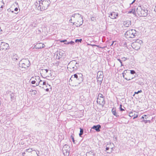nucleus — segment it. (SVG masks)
<instances>
[{
	"label": "nucleus",
	"instance_id": "obj_1",
	"mask_svg": "<svg viewBox=\"0 0 156 156\" xmlns=\"http://www.w3.org/2000/svg\"><path fill=\"white\" fill-rule=\"evenodd\" d=\"M50 2L49 0H37L35 5L38 10L43 11L48 9Z\"/></svg>",
	"mask_w": 156,
	"mask_h": 156
},
{
	"label": "nucleus",
	"instance_id": "obj_2",
	"mask_svg": "<svg viewBox=\"0 0 156 156\" xmlns=\"http://www.w3.org/2000/svg\"><path fill=\"white\" fill-rule=\"evenodd\" d=\"M30 65V62L28 59H21L19 63V69L22 71H25Z\"/></svg>",
	"mask_w": 156,
	"mask_h": 156
},
{
	"label": "nucleus",
	"instance_id": "obj_3",
	"mask_svg": "<svg viewBox=\"0 0 156 156\" xmlns=\"http://www.w3.org/2000/svg\"><path fill=\"white\" fill-rule=\"evenodd\" d=\"M72 17L75 18V21H77L76 22H73V25H75L77 27H80L82 25L83 23V20L81 14L75 13L72 16Z\"/></svg>",
	"mask_w": 156,
	"mask_h": 156
},
{
	"label": "nucleus",
	"instance_id": "obj_4",
	"mask_svg": "<svg viewBox=\"0 0 156 156\" xmlns=\"http://www.w3.org/2000/svg\"><path fill=\"white\" fill-rule=\"evenodd\" d=\"M73 80L78 84H80L83 82V74L81 73H77L72 75L70 79L69 82L72 81Z\"/></svg>",
	"mask_w": 156,
	"mask_h": 156
},
{
	"label": "nucleus",
	"instance_id": "obj_5",
	"mask_svg": "<svg viewBox=\"0 0 156 156\" xmlns=\"http://www.w3.org/2000/svg\"><path fill=\"white\" fill-rule=\"evenodd\" d=\"M136 12L140 16L146 17L148 14V10L143 6H138L136 9Z\"/></svg>",
	"mask_w": 156,
	"mask_h": 156
},
{
	"label": "nucleus",
	"instance_id": "obj_6",
	"mask_svg": "<svg viewBox=\"0 0 156 156\" xmlns=\"http://www.w3.org/2000/svg\"><path fill=\"white\" fill-rule=\"evenodd\" d=\"M138 32L134 29L128 30L125 34V37L127 39L133 38L138 35Z\"/></svg>",
	"mask_w": 156,
	"mask_h": 156
},
{
	"label": "nucleus",
	"instance_id": "obj_7",
	"mask_svg": "<svg viewBox=\"0 0 156 156\" xmlns=\"http://www.w3.org/2000/svg\"><path fill=\"white\" fill-rule=\"evenodd\" d=\"M129 71V70H125L122 73L123 78L127 80H130L133 79V77H131V75Z\"/></svg>",
	"mask_w": 156,
	"mask_h": 156
},
{
	"label": "nucleus",
	"instance_id": "obj_8",
	"mask_svg": "<svg viewBox=\"0 0 156 156\" xmlns=\"http://www.w3.org/2000/svg\"><path fill=\"white\" fill-rule=\"evenodd\" d=\"M103 73L102 71H99L97 73V81L100 84H101L103 80Z\"/></svg>",
	"mask_w": 156,
	"mask_h": 156
},
{
	"label": "nucleus",
	"instance_id": "obj_9",
	"mask_svg": "<svg viewBox=\"0 0 156 156\" xmlns=\"http://www.w3.org/2000/svg\"><path fill=\"white\" fill-rule=\"evenodd\" d=\"M76 61L73 60L70 61L68 64L67 68L70 69V71H74L77 70V69H75V67L74 66V62H76Z\"/></svg>",
	"mask_w": 156,
	"mask_h": 156
},
{
	"label": "nucleus",
	"instance_id": "obj_10",
	"mask_svg": "<svg viewBox=\"0 0 156 156\" xmlns=\"http://www.w3.org/2000/svg\"><path fill=\"white\" fill-rule=\"evenodd\" d=\"M62 151L65 156H69V147L67 144L65 145Z\"/></svg>",
	"mask_w": 156,
	"mask_h": 156
},
{
	"label": "nucleus",
	"instance_id": "obj_11",
	"mask_svg": "<svg viewBox=\"0 0 156 156\" xmlns=\"http://www.w3.org/2000/svg\"><path fill=\"white\" fill-rule=\"evenodd\" d=\"M98 97H99L100 98H102V100L101 102V101H98L99 100H100V99H99L98 98H97V102L98 103H99L100 105H104V104H105V97L103 95V94H101L99 93L98 95Z\"/></svg>",
	"mask_w": 156,
	"mask_h": 156
},
{
	"label": "nucleus",
	"instance_id": "obj_12",
	"mask_svg": "<svg viewBox=\"0 0 156 156\" xmlns=\"http://www.w3.org/2000/svg\"><path fill=\"white\" fill-rule=\"evenodd\" d=\"M56 58L58 59H59L60 58H61L62 57L63 55L65 54L64 51L62 50L57 51L56 52Z\"/></svg>",
	"mask_w": 156,
	"mask_h": 156
},
{
	"label": "nucleus",
	"instance_id": "obj_13",
	"mask_svg": "<svg viewBox=\"0 0 156 156\" xmlns=\"http://www.w3.org/2000/svg\"><path fill=\"white\" fill-rule=\"evenodd\" d=\"M132 47L136 50H138L140 48V44L136 42H133L131 44Z\"/></svg>",
	"mask_w": 156,
	"mask_h": 156
},
{
	"label": "nucleus",
	"instance_id": "obj_14",
	"mask_svg": "<svg viewBox=\"0 0 156 156\" xmlns=\"http://www.w3.org/2000/svg\"><path fill=\"white\" fill-rule=\"evenodd\" d=\"M9 47V44L6 43L4 42H2L0 46V48L3 50H7V49Z\"/></svg>",
	"mask_w": 156,
	"mask_h": 156
},
{
	"label": "nucleus",
	"instance_id": "obj_15",
	"mask_svg": "<svg viewBox=\"0 0 156 156\" xmlns=\"http://www.w3.org/2000/svg\"><path fill=\"white\" fill-rule=\"evenodd\" d=\"M101 128V126L100 125H94L92 127L90 130L91 132L92 131V129H95L96 132H99L100 131V129Z\"/></svg>",
	"mask_w": 156,
	"mask_h": 156
},
{
	"label": "nucleus",
	"instance_id": "obj_16",
	"mask_svg": "<svg viewBox=\"0 0 156 156\" xmlns=\"http://www.w3.org/2000/svg\"><path fill=\"white\" fill-rule=\"evenodd\" d=\"M108 16L112 19H116L118 16V14L114 12H111L109 14Z\"/></svg>",
	"mask_w": 156,
	"mask_h": 156
},
{
	"label": "nucleus",
	"instance_id": "obj_17",
	"mask_svg": "<svg viewBox=\"0 0 156 156\" xmlns=\"http://www.w3.org/2000/svg\"><path fill=\"white\" fill-rule=\"evenodd\" d=\"M35 80L36 81V86H37L39 84L42 85V81L40 80V77L39 76H35Z\"/></svg>",
	"mask_w": 156,
	"mask_h": 156
},
{
	"label": "nucleus",
	"instance_id": "obj_18",
	"mask_svg": "<svg viewBox=\"0 0 156 156\" xmlns=\"http://www.w3.org/2000/svg\"><path fill=\"white\" fill-rule=\"evenodd\" d=\"M19 58V57L15 53H13L12 56V58L13 61H16L18 60Z\"/></svg>",
	"mask_w": 156,
	"mask_h": 156
},
{
	"label": "nucleus",
	"instance_id": "obj_19",
	"mask_svg": "<svg viewBox=\"0 0 156 156\" xmlns=\"http://www.w3.org/2000/svg\"><path fill=\"white\" fill-rule=\"evenodd\" d=\"M123 25L126 27H128L131 24V21L130 20H126L123 22Z\"/></svg>",
	"mask_w": 156,
	"mask_h": 156
},
{
	"label": "nucleus",
	"instance_id": "obj_20",
	"mask_svg": "<svg viewBox=\"0 0 156 156\" xmlns=\"http://www.w3.org/2000/svg\"><path fill=\"white\" fill-rule=\"evenodd\" d=\"M129 116L130 117L133 116V119H134L138 117V115L137 114L135 115V112H130L129 113Z\"/></svg>",
	"mask_w": 156,
	"mask_h": 156
},
{
	"label": "nucleus",
	"instance_id": "obj_21",
	"mask_svg": "<svg viewBox=\"0 0 156 156\" xmlns=\"http://www.w3.org/2000/svg\"><path fill=\"white\" fill-rule=\"evenodd\" d=\"M87 156H95V154L92 151H90L86 153Z\"/></svg>",
	"mask_w": 156,
	"mask_h": 156
},
{
	"label": "nucleus",
	"instance_id": "obj_22",
	"mask_svg": "<svg viewBox=\"0 0 156 156\" xmlns=\"http://www.w3.org/2000/svg\"><path fill=\"white\" fill-rule=\"evenodd\" d=\"M112 112L113 115L115 116L116 117H118L119 116V115H117L116 112V108H113L112 110Z\"/></svg>",
	"mask_w": 156,
	"mask_h": 156
},
{
	"label": "nucleus",
	"instance_id": "obj_23",
	"mask_svg": "<svg viewBox=\"0 0 156 156\" xmlns=\"http://www.w3.org/2000/svg\"><path fill=\"white\" fill-rule=\"evenodd\" d=\"M10 97L11 101L14 100L15 99V95L14 93H12L10 94Z\"/></svg>",
	"mask_w": 156,
	"mask_h": 156
},
{
	"label": "nucleus",
	"instance_id": "obj_24",
	"mask_svg": "<svg viewBox=\"0 0 156 156\" xmlns=\"http://www.w3.org/2000/svg\"><path fill=\"white\" fill-rule=\"evenodd\" d=\"M38 45H41V47L40 46V47H37V48H38V49L41 48H44L45 46V45L44 44H42L41 43H40L39 44H37L36 45V46H37Z\"/></svg>",
	"mask_w": 156,
	"mask_h": 156
},
{
	"label": "nucleus",
	"instance_id": "obj_25",
	"mask_svg": "<svg viewBox=\"0 0 156 156\" xmlns=\"http://www.w3.org/2000/svg\"><path fill=\"white\" fill-rule=\"evenodd\" d=\"M80 133H79V135L80 137H82V136L83 133V129L81 128H80Z\"/></svg>",
	"mask_w": 156,
	"mask_h": 156
},
{
	"label": "nucleus",
	"instance_id": "obj_26",
	"mask_svg": "<svg viewBox=\"0 0 156 156\" xmlns=\"http://www.w3.org/2000/svg\"><path fill=\"white\" fill-rule=\"evenodd\" d=\"M74 134H72L71 135L70 138V139H71L72 140V141L73 142V143L76 144V141L74 140Z\"/></svg>",
	"mask_w": 156,
	"mask_h": 156
},
{
	"label": "nucleus",
	"instance_id": "obj_27",
	"mask_svg": "<svg viewBox=\"0 0 156 156\" xmlns=\"http://www.w3.org/2000/svg\"><path fill=\"white\" fill-rule=\"evenodd\" d=\"M74 66L75 67V69H78V67H79V63L78 62H74Z\"/></svg>",
	"mask_w": 156,
	"mask_h": 156
},
{
	"label": "nucleus",
	"instance_id": "obj_28",
	"mask_svg": "<svg viewBox=\"0 0 156 156\" xmlns=\"http://www.w3.org/2000/svg\"><path fill=\"white\" fill-rule=\"evenodd\" d=\"M141 122H144L146 124L147 122H149V123H151V121L150 120H145L144 119L142 120L141 121Z\"/></svg>",
	"mask_w": 156,
	"mask_h": 156
},
{
	"label": "nucleus",
	"instance_id": "obj_29",
	"mask_svg": "<svg viewBox=\"0 0 156 156\" xmlns=\"http://www.w3.org/2000/svg\"><path fill=\"white\" fill-rule=\"evenodd\" d=\"M136 9H132V10L129 12V13H133L134 14L136 13Z\"/></svg>",
	"mask_w": 156,
	"mask_h": 156
},
{
	"label": "nucleus",
	"instance_id": "obj_30",
	"mask_svg": "<svg viewBox=\"0 0 156 156\" xmlns=\"http://www.w3.org/2000/svg\"><path fill=\"white\" fill-rule=\"evenodd\" d=\"M136 42L137 43L140 44V45L141 43H142V41L141 40L137 39V40H136V41L135 42Z\"/></svg>",
	"mask_w": 156,
	"mask_h": 156
},
{
	"label": "nucleus",
	"instance_id": "obj_31",
	"mask_svg": "<svg viewBox=\"0 0 156 156\" xmlns=\"http://www.w3.org/2000/svg\"><path fill=\"white\" fill-rule=\"evenodd\" d=\"M129 72L131 75H133L135 74L136 75V72L134 70H130Z\"/></svg>",
	"mask_w": 156,
	"mask_h": 156
},
{
	"label": "nucleus",
	"instance_id": "obj_32",
	"mask_svg": "<svg viewBox=\"0 0 156 156\" xmlns=\"http://www.w3.org/2000/svg\"><path fill=\"white\" fill-rule=\"evenodd\" d=\"M82 39H76L75 40V41L76 43H79V42L81 43L82 41Z\"/></svg>",
	"mask_w": 156,
	"mask_h": 156
},
{
	"label": "nucleus",
	"instance_id": "obj_33",
	"mask_svg": "<svg viewBox=\"0 0 156 156\" xmlns=\"http://www.w3.org/2000/svg\"><path fill=\"white\" fill-rule=\"evenodd\" d=\"M117 59L120 63L121 64V66H123V64L122 63V60H121L120 58H117Z\"/></svg>",
	"mask_w": 156,
	"mask_h": 156
},
{
	"label": "nucleus",
	"instance_id": "obj_34",
	"mask_svg": "<svg viewBox=\"0 0 156 156\" xmlns=\"http://www.w3.org/2000/svg\"><path fill=\"white\" fill-rule=\"evenodd\" d=\"M122 104L120 105L119 109L120 111H124V109L122 108Z\"/></svg>",
	"mask_w": 156,
	"mask_h": 156
},
{
	"label": "nucleus",
	"instance_id": "obj_35",
	"mask_svg": "<svg viewBox=\"0 0 156 156\" xmlns=\"http://www.w3.org/2000/svg\"><path fill=\"white\" fill-rule=\"evenodd\" d=\"M67 44H70L72 45V44H74V42L73 41H71L70 42H67Z\"/></svg>",
	"mask_w": 156,
	"mask_h": 156
},
{
	"label": "nucleus",
	"instance_id": "obj_36",
	"mask_svg": "<svg viewBox=\"0 0 156 156\" xmlns=\"http://www.w3.org/2000/svg\"><path fill=\"white\" fill-rule=\"evenodd\" d=\"M122 60V61H126L127 59H128V58H125V57H123L121 58Z\"/></svg>",
	"mask_w": 156,
	"mask_h": 156
},
{
	"label": "nucleus",
	"instance_id": "obj_37",
	"mask_svg": "<svg viewBox=\"0 0 156 156\" xmlns=\"http://www.w3.org/2000/svg\"><path fill=\"white\" fill-rule=\"evenodd\" d=\"M147 116L146 115H143L141 118V119H144V118H145V119H147Z\"/></svg>",
	"mask_w": 156,
	"mask_h": 156
},
{
	"label": "nucleus",
	"instance_id": "obj_38",
	"mask_svg": "<svg viewBox=\"0 0 156 156\" xmlns=\"http://www.w3.org/2000/svg\"><path fill=\"white\" fill-rule=\"evenodd\" d=\"M1 102L0 101V112L3 110V108L2 107V106L1 105Z\"/></svg>",
	"mask_w": 156,
	"mask_h": 156
},
{
	"label": "nucleus",
	"instance_id": "obj_39",
	"mask_svg": "<svg viewBox=\"0 0 156 156\" xmlns=\"http://www.w3.org/2000/svg\"><path fill=\"white\" fill-rule=\"evenodd\" d=\"M111 151L110 152H107V153H108L110 154L111 153H112V151L114 150V148L113 147H111Z\"/></svg>",
	"mask_w": 156,
	"mask_h": 156
},
{
	"label": "nucleus",
	"instance_id": "obj_40",
	"mask_svg": "<svg viewBox=\"0 0 156 156\" xmlns=\"http://www.w3.org/2000/svg\"><path fill=\"white\" fill-rule=\"evenodd\" d=\"M142 92V90H138V91L137 92H135V94H138V93H140L141 92Z\"/></svg>",
	"mask_w": 156,
	"mask_h": 156
},
{
	"label": "nucleus",
	"instance_id": "obj_41",
	"mask_svg": "<svg viewBox=\"0 0 156 156\" xmlns=\"http://www.w3.org/2000/svg\"><path fill=\"white\" fill-rule=\"evenodd\" d=\"M31 83L32 84H34L35 83H36V81L35 80H32L31 82Z\"/></svg>",
	"mask_w": 156,
	"mask_h": 156
},
{
	"label": "nucleus",
	"instance_id": "obj_42",
	"mask_svg": "<svg viewBox=\"0 0 156 156\" xmlns=\"http://www.w3.org/2000/svg\"><path fill=\"white\" fill-rule=\"evenodd\" d=\"M31 149H27L26 150V152H31Z\"/></svg>",
	"mask_w": 156,
	"mask_h": 156
},
{
	"label": "nucleus",
	"instance_id": "obj_43",
	"mask_svg": "<svg viewBox=\"0 0 156 156\" xmlns=\"http://www.w3.org/2000/svg\"><path fill=\"white\" fill-rule=\"evenodd\" d=\"M41 83L42 85H46V82H42Z\"/></svg>",
	"mask_w": 156,
	"mask_h": 156
},
{
	"label": "nucleus",
	"instance_id": "obj_44",
	"mask_svg": "<svg viewBox=\"0 0 156 156\" xmlns=\"http://www.w3.org/2000/svg\"><path fill=\"white\" fill-rule=\"evenodd\" d=\"M60 42H67V40H62L60 41Z\"/></svg>",
	"mask_w": 156,
	"mask_h": 156
},
{
	"label": "nucleus",
	"instance_id": "obj_45",
	"mask_svg": "<svg viewBox=\"0 0 156 156\" xmlns=\"http://www.w3.org/2000/svg\"><path fill=\"white\" fill-rule=\"evenodd\" d=\"M109 149V147H108L107 146H106V151H107Z\"/></svg>",
	"mask_w": 156,
	"mask_h": 156
},
{
	"label": "nucleus",
	"instance_id": "obj_46",
	"mask_svg": "<svg viewBox=\"0 0 156 156\" xmlns=\"http://www.w3.org/2000/svg\"><path fill=\"white\" fill-rule=\"evenodd\" d=\"M73 17H72V16H71V18H70V19L69 20V22L70 23H73V22H72V18H73Z\"/></svg>",
	"mask_w": 156,
	"mask_h": 156
},
{
	"label": "nucleus",
	"instance_id": "obj_47",
	"mask_svg": "<svg viewBox=\"0 0 156 156\" xmlns=\"http://www.w3.org/2000/svg\"><path fill=\"white\" fill-rule=\"evenodd\" d=\"M18 8H16L15 9H14V11H16V12H17V11H18Z\"/></svg>",
	"mask_w": 156,
	"mask_h": 156
},
{
	"label": "nucleus",
	"instance_id": "obj_48",
	"mask_svg": "<svg viewBox=\"0 0 156 156\" xmlns=\"http://www.w3.org/2000/svg\"><path fill=\"white\" fill-rule=\"evenodd\" d=\"M90 45H91V46H96L97 47H99V46H98V45H95V44H91Z\"/></svg>",
	"mask_w": 156,
	"mask_h": 156
},
{
	"label": "nucleus",
	"instance_id": "obj_49",
	"mask_svg": "<svg viewBox=\"0 0 156 156\" xmlns=\"http://www.w3.org/2000/svg\"><path fill=\"white\" fill-rule=\"evenodd\" d=\"M32 92H34V94H35L37 93V91L36 90H32Z\"/></svg>",
	"mask_w": 156,
	"mask_h": 156
},
{
	"label": "nucleus",
	"instance_id": "obj_50",
	"mask_svg": "<svg viewBox=\"0 0 156 156\" xmlns=\"http://www.w3.org/2000/svg\"><path fill=\"white\" fill-rule=\"evenodd\" d=\"M111 143L110 144H107L106 146H107L108 147H109L110 148V146L111 145Z\"/></svg>",
	"mask_w": 156,
	"mask_h": 156
},
{
	"label": "nucleus",
	"instance_id": "obj_51",
	"mask_svg": "<svg viewBox=\"0 0 156 156\" xmlns=\"http://www.w3.org/2000/svg\"><path fill=\"white\" fill-rule=\"evenodd\" d=\"M136 1V0H133V2L130 4V5L133 4Z\"/></svg>",
	"mask_w": 156,
	"mask_h": 156
},
{
	"label": "nucleus",
	"instance_id": "obj_52",
	"mask_svg": "<svg viewBox=\"0 0 156 156\" xmlns=\"http://www.w3.org/2000/svg\"><path fill=\"white\" fill-rule=\"evenodd\" d=\"M44 70L45 71H46V73H48V69H44Z\"/></svg>",
	"mask_w": 156,
	"mask_h": 156
},
{
	"label": "nucleus",
	"instance_id": "obj_53",
	"mask_svg": "<svg viewBox=\"0 0 156 156\" xmlns=\"http://www.w3.org/2000/svg\"><path fill=\"white\" fill-rule=\"evenodd\" d=\"M135 77H136V75H134V76H131V77H133V79L134 78H135Z\"/></svg>",
	"mask_w": 156,
	"mask_h": 156
},
{
	"label": "nucleus",
	"instance_id": "obj_54",
	"mask_svg": "<svg viewBox=\"0 0 156 156\" xmlns=\"http://www.w3.org/2000/svg\"><path fill=\"white\" fill-rule=\"evenodd\" d=\"M40 46H41V45H37V46L36 45V48H37V47H40Z\"/></svg>",
	"mask_w": 156,
	"mask_h": 156
},
{
	"label": "nucleus",
	"instance_id": "obj_55",
	"mask_svg": "<svg viewBox=\"0 0 156 156\" xmlns=\"http://www.w3.org/2000/svg\"><path fill=\"white\" fill-rule=\"evenodd\" d=\"M49 90V89H48V88H47V89H46V91H48Z\"/></svg>",
	"mask_w": 156,
	"mask_h": 156
},
{
	"label": "nucleus",
	"instance_id": "obj_56",
	"mask_svg": "<svg viewBox=\"0 0 156 156\" xmlns=\"http://www.w3.org/2000/svg\"><path fill=\"white\" fill-rule=\"evenodd\" d=\"M3 8V6L2 5H1L0 6V8Z\"/></svg>",
	"mask_w": 156,
	"mask_h": 156
},
{
	"label": "nucleus",
	"instance_id": "obj_57",
	"mask_svg": "<svg viewBox=\"0 0 156 156\" xmlns=\"http://www.w3.org/2000/svg\"><path fill=\"white\" fill-rule=\"evenodd\" d=\"M114 42H115V41H113V42H112V43L111 44V46L112 45H113L114 43Z\"/></svg>",
	"mask_w": 156,
	"mask_h": 156
},
{
	"label": "nucleus",
	"instance_id": "obj_58",
	"mask_svg": "<svg viewBox=\"0 0 156 156\" xmlns=\"http://www.w3.org/2000/svg\"><path fill=\"white\" fill-rule=\"evenodd\" d=\"M67 42H65V43H64V44H67Z\"/></svg>",
	"mask_w": 156,
	"mask_h": 156
},
{
	"label": "nucleus",
	"instance_id": "obj_59",
	"mask_svg": "<svg viewBox=\"0 0 156 156\" xmlns=\"http://www.w3.org/2000/svg\"><path fill=\"white\" fill-rule=\"evenodd\" d=\"M154 11L156 12V6H155V9H154Z\"/></svg>",
	"mask_w": 156,
	"mask_h": 156
},
{
	"label": "nucleus",
	"instance_id": "obj_60",
	"mask_svg": "<svg viewBox=\"0 0 156 156\" xmlns=\"http://www.w3.org/2000/svg\"><path fill=\"white\" fill-rule=\"evenodd\" d=\"M25 154V152L23 153V155H24V154Z\"/></svg>",
	"mask_w": 156,
	"mask_h": 156
},
{
	"label": "nucleus",
	"instance_id": "obj_61",
	"mask_svg": "<svg viewBox=\"0 0 156 156\" xmlns=\"http://www.w3.org/2000/svg\"><path fill=\"white\" fill-rule=\"evenodd\" d=\"M102 101V100H101L100 99V100H99L98 101H101H101Z\"/></svg>",
	"mask_w": 156,
	"mask_h": 156
},
{
	"label": "nucleus",
	"instance_id": "obj_62",
	"mask_svg": "<svg viewBox=\"0 0 156 156\" xmlns=\"http://www.w3.org/2000/svg\"><path fill=\"white\" fill-rule=\"evenodd\" d=\"M33 78H34L32 77V78H31V80H32V79Z\"/></svg>",
	"mask_w": 156,
	"mask_h": 156
},
{
	"label": "nucleus",
	"instance_id": "obj_63",
	"mask_svg": "<svg viewBox=\"0 0 156 156\" xmlns=\"http://www.w3.org/2000/svg\"><path fill=\"white\" fill-rule=\"evenodd\" d=\"M87 44L88 45H91L90 44Z\"/></svg>",
	"mask_w": 156,
	"mask_h": 156
},
{
	"label": "nucleus",
	"instance_id": "obj_64",
	"mask_svg": "<svg viewBox=\"0 0 156 156\" xmlns=\"http://www.w3.org/2000/svg\"><path fill=\"white\" fill-rule=\"evenodd\" d=\"M36 154H37V155H38L37 154V152H36Z\"/></svg>",
	"mask_w": 156,
	"mask_h": 156
}]
</instances>
